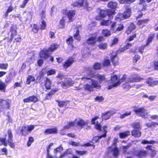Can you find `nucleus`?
<instances>
[{"label": "nucleus", "instance_id": "40", "mask_svg": "<svg viewBox=\"0 0 158 158\" xmlns=\"http://www.w3.org/2000/svg\"><path fill=\"white\" fill-rule=\"evenodd\" d=\"M149 21V19L148 18L139 19L138 20L136 24L138 26H140L143 24L147 23Z\"/></svg>", "mask_w": 158, "mask_h": 158}, {"label": "nucleus", "instance_id": "13", "mask_svg": "<svg viewBox=\"0 0 158 158\" xmlns=\"http://www.w3.org/2000/svg\"><path fill=\"white\" fill-rule=\"evenodd\" d=\"M97 42L96 35H92L89 37L86 41V43L88 45L91 46H94Z\"/></svg>", "mask_w": 158, "mask_h": 158}, {"label": "nucleus", "instance_id": "45", "mask_svg": "<svg viewBox=\"0 0 158 158\" xmlns=\"http://www.w3.org/2000/svg\"><path fill=\"white\" fill-rule=\"evenodd\" d=\"M107 44L106 43H100L98 46L100 49L104 50L107 48Z\"/></svg>", "mask_w": 158, "mask_h": 158}, {"label": "nucleus", "instance_id": "42", "mask_svg": "<svg viewBox=\"0 0 158 158\" xmlns=\"http://www.w3.org/2000/svg\"><path fill=\"white\" fill-rule=\"evenodd\" d=\"M102 33L104 37H109L111 35L110 31L108 29H103L102 30Z\"/></svg>", "mask_w": 158, "mask_h": 158}, {"label": "nucleus", "instance_id": "22", "mask_svg": "<svg viewBox=\"0 0 158 158\" xmlns=\"http://www.w3.org/2000/svg\"><path fill=\"white\" fill-rule=\"evenodd\" d=\"M141 80L140 78L134 76L133 75H130L128 78V81L129 82H134L140 81Z\"/></svg>", "mask_w": 158, "mask_h": 158}, {"label": "nucleus", "instance_id": "43", "mask_svg": "<svg viewBox=\"0 0 158 158\" xmlns=\"http://www.w3.org/2000/svg\"><path fill=\"white\" fill-rule=\"evenodd\" d=\"M35 78L34 76L31 75H29L27 77L26 83L27 85H30L31 82L35 81Z\"/></svg>", "mask_w": 158, "mask_h": 158}, {"label": "nucleus", "instance_id": "55", "mask_svg": "<svg viewBox=\"0 0 158 158\" xmlns=\"http://www.w3.org/2000/svg\"><path fill=\"white\" fill-rule=\"evenodd\" d=\"M46 23L45 21L44 20H42L41 21V23L40 24V29L41 30H43L46 29Z\"/></svg>", "mask_w": 158, "mask_h": 158}, {"label": "nucleus", "instance_id": "48", "mask_svg": "<svg viewBox=\"0 0 158 158\" xmlns=\"http://www.w3.org/2000/svg\"><path fill=\"white\" fill-rule=\"evenodd\" d=\"M146 125L148 128H151L152 127H155L156 126L158 125V123H156V122H149L145 124Z\"/></svg>", "mask_w": 158, "mask_h": 158}, {"label": "nucleus", "instance_id": "62", "mask_svg": "<svg viewBox=\"0 0 158 158\" xmlns=\"http://www.w3.org/2000/svg\"><path fill=\"white\" fill-rule=\"evenodd\" d=\"M123 88L126 91L128 90L131 87V86L127 82H125L122 85Z\"/></svg>", "mask_w": 158, "mask_h": 158}, {"label": "nucleus", "instance_id": "32", "mask_svg": "<svg viewBox=\"0 0 158 158\" xmlns=\"http://www.w3.org/2000/svg\"><path fill=\"white\" fill-rule=\"evenodd\" d=\"M56 101L58 103V105L60 107L66 106L69 102L68 101H59L58 100H56Z\"/></svg>", "mask_w": 158, "mask_h": 158}, {"label": "nucleus", "instance_id": "58", "mask_svg": "<svg viewBox=\"0 0 158 158\" xmlns=\"http://www.w3.org/2000/svg\"><path fill=\"white\" fill-rule=\"evenodd\" d=\"M132 126L134 129L140 130L141 129L140 125L139 122L134 123Z\"/></svg>", "mask_w": 158, "mask_h": 158}, {"label": "nucleus", "instance_id": "14", "mask_svg": "<svg viewBox=\"0 0 158 158\" xmlns=\"http://www.w3.org/2000/svg\"><path fill=\"white\" fill-rule=\"evenodd\" d=\"M107 154L109 155L110 153L112 152V154L115 157L118 156L119 155V151L117 147H114V148L112 149L111 146H109L107 148Z\"/></svg>", "mask_w": 158, "mask_h": 158}, {"label": "nucleus", "instance_id": "30", "mask_svg": "<svg viewBox=\"0 0 158 158\" xmlns=\"http://www.w3.org/2000/svg\"><path fill=\"white\" fill-rule=\"evenodd\" d=\"M30 27L32 28L31 29V32L34 34H35L38 33L39 28L38 25L35 23L31 24Z\"/></svg>", "mask_w": 158, "mask_h": 158}, {"label": "nucleus", "instance_id": "28", "mask_svg": "<svg viewBox=\"0 0 158 158\" xmlns=\"http://www.w3.org/2000/svg\"><path fill=\"white\" fill-rule=\"evenodd\" d=\"M91 85L93 87V88H101V86L98 81L94 79H91Z\"/></svg>", "mask_w": 158, "mask_h": 158}, {"label": "nucleus", "instance_id": "47", "mask_svg": "<svg viewBox=\"0 0 158 158\" xmlns=\"http://www.w3.org/2000/svg\"><path fill=\"white\" fill-rule=\"evenodd\" d=\"M112 22L107 19L106 20H103L102 22H101L100 24L102 26H109L110 24L112 23Z\"/></svg>", "mask_w": 158, "mask_h": 158}, {"label": "nucleus", "instance_id": "54", "mask_svg": "<svg viewBox=\"0 0 158 158\" xmlns=\"http://www.w3.org/2000/svg\"><path fill=\"white\" fill-rule=\"evenodd\" d=\"M116 19L119 21L123 20L125 19L123 14L118 13L116 17Z\"/></svg>", "mask_w": 158, "mask_h": 158}, {"label": "nucleus", "instance_id": "23", "mask_svg": "<svg viewBox=\"0 0 158 158\" xmlns=\"http://www.w3.org/2000/svg\"><path fill=\"white\" fill-rule=\"evenodd\" d=\"M155 34L152 33L148 35L146 41V45L148 46L154 38Z\"/></svg>", "mask_w": 158, "mask_h": 158}, {"label": "nucleus", "instance_id": "59", "mask_svg": "<svg viewBox=\"0 0 158 158\" xmlns=\"http://www.w3.org/2000/svg\"><path fill=\"white\" fill-rule=\"evenodd\" d=\"M59 25L61 26L59 28L63 29L64 28L65 24L64 17H62V19L60 20L59 22Z\"/></svg>", "mask_w": 158, "mask_h": 158}, {"label": "nucleus", "instance_id": "5", "mask_svg": "<svg viewBox=\"0 0 158 158\" xmlns=\"http://www.w3.org/2000/svg\"><path fill=\"white\" fill-rule=\"evenodd\" d=\"M11 103L10 99L0 98V113L2 110L10 109Z\"/></svg>", "mask_w": 158, "mask_h": 158}, {"label": "nucleus", "instance_id": "38", "mask_svg": "<svg viewBox=\"0 0 158 158\" xmlns=\"http://www.w3.org/2000/svg\"><path fill=\"white\" fill-rule=\"evenodd\" d=\"M12 73L11 72H10L8 75L7 76L5 80V83L6 84L10 83L12 80Z\"/></svg>", "mask_w": 158, "mask_h": 158}, {"label": "nucleus", "instance_id": "19", "mask_svg": "<svg viewBox=\"0 0 158 158\" xmlns=\"http://www.w3.org/2000/svg\"><path fill=\"white\" fill-rule=\"evenodd\" d=\"M52 84V81L48 77H45L44 81V86L45 89L47 90L51 89Z\"/></svg>", "mask_w": 158, "mask_h": 158}, {"label": "nucleus", "instance_id": "39", "mask_svg": "<svg viewBox=\"0 0 158 158\" xmlns=\"http://www.w3.org/2000/svg\"><path fill=\"white\" fill-rule=\"evenodd\" d=\"M46 73L45 69H42L39 72V74L38 76L37 77V79L40 82L42 77H43Z\"/></svg>", "mask_w": 158, "mask_h": 158}, {"label": "nucleus", "instance_id": "7", "mask_svg": "<svg viewBox=\"0 0 158 158\" xmlns=\"http://www.w3.org/2000/svg\"><path fill=\"white\" fill-rule=\"evenodd\" d=\"M120 75H118L117 74L112 75L110 76V81L112 83H118V86L120 84L124 82L126 79V75L124 74L123 75L122 77L120 78Z\"/></svg>", "mask_w": 158, "mask_h": 158}, {"label": "nucleus", "instance_id": "36", "mask_svg": "<svg viewBox=\"0 0 158 158\" xmlns=\"http://www.w3.org/2000/svg\"><path fill=\"white\" fill-rule=\"evenodd\" d=\"M6 83L0 80V90L2 92H6Z\"/></svg>", "mask_w": 158, "mask_h": 158}, {"label": "nucleus", "instance_id": "11", "mask_svg": "<svg viewBox=\"0 0 158 158\" xmlns=\"http://www.w3.org/2000/svg\"><path fill=\"white\" fill-rule=\"evenodd\" d=\"M38 101L39 99L38 96L37 95H34L30 96L23 99V102L24 103L33 102L35 103L37 102Z\"/></svg>", "mask_w": 158, "mask_h": 158}, {"label": "nucleus", "instance_id": "50", "mask_svg": "<svg viewBox=\"0 0 158 158\" xmlns=\"http://www.w3.org/2000/svg\"><path fill=\"white\" fill-rule=\"evenodd\" d=\"M73 37L74 39L78 41H80L81 40V37L79 35V31L78 29L76 31L75 34L73 35Z\"/></svg>", "mask_w": 158, "mask_h": 158}, {"label": "nucleus", "instance_id": "2", "mask_svg": "<svg viewBox=\"0 0 158 158\" xmlns=\"http://www.w3.org/2000/svg\"><path fill=\"white\" fill-rule=\"evenodd\" d=\"M115 10H100L99 15L96 17V20H100L104 19L106 16L109 17V19H112L113 17V15L116 14Z\"/></svg>", "mask_w": 158, "mask_h": 158}, {"label": "nucleus", "instance_id": "61", "mask_svg": "<svg viewBox=\"0 0 158 158\" xmlns=\"http://www.w3.org/2000/svg\"><path fill=\"white\" fill-rule=\"evenodd\" d=\"M63 150V148L62 145L60 144L58 147L54 149V152L56 154L57 152H60Z\"/></svg>", "mask_w": 158, "mask_h": 158}, {"label": "nucleus", "instance_id": "35", "mask_svg": "<svg viewBox=\"0 0 158 158\" xmlns=\"http://www.w3.org/2000/svg\"><path fill=\"white\" fill-rule=\"evenodd\" d=\"M75 15V12L74 10H69V11L67 14V16L70 22H73V18L74 16Z\"/></svg>", "mask_w": 158, "mask_h": 158}, {"label": "nucleus", "instance_id": "37", "mask_svg": "<svg viewBox=\"0 0 158 158\" xmlns=\"http://www.w3.org/2000/svg\"><path fill=\"white\" fill-rule=\"evenodd\" d=\"M75 122L73 121L70 122L67 125L64 126L63 127V129L64 130L69 129L71 127L74 126Z\"/></svg>", "mask_w": 158, "mask_h": 158}, {"label": "nucleus", "instance_id": "46", "mask_svg": "<svg viewBox=\"0 0 158 158\" xmlns=\"http://www.w3.org/2000/svg\"><path fill=\"white\" fill-rule=\"evenodd\" d=\"M6 135L4 138H0V146L3 145L6 146H7V143L6 140Z\"/></svg>", "mask_w": 158, "mask_h": 158}, {"label": "nucleus", "instance_id": "17", "mask_svg": "<svg viewBox=\"0 0 158 158\" xmlns=\"http://www.w3.org/2000/svg\"><path fill=\"white\" fill-rule=\"evenodd\" d=\"M44 134L46 135L50 134H56L58 133V129L56 127H54L52 128H48L44 131Z\"/></svg>", "mask_w": 158, "mask_h": 158}, {"label": "nucleus", "instance_id": "12", "mask_svg": "<svg viewBox=\"0 0 158 158\" xmlns=\"http://www.w3.org/2000/svg\"><path fill=\"white\" fill-rule=\"evenodd\" d=\"M115 112L109 110L102 114V120H106L110 118L114 113Z\"/></svg>", "mask_w": 158, "mask_h": 158}, {"label": "nucleus", "instance_id": "9", "mask_svg": "<svg viewBox=\"0 0 158 158\" xmlns=\"http://www.w3.org/2000/svg\"><path fill=\"white\" fill-rule=\"evenodd\" d=\"M74 62V57L70 56L66 59L63 63L62 65L64 69H67L71 67Z\"/></svg>", "mask_w": 158, "mask_h": 158}, {"label": "nucleus", "instance_id": "29", "mask_svg": "<svg viewBox=\"0 0 158 158\" xmlns=\"http://www.w3.org/2000/svg\"><path fill=\"white\" fill-rule=\"evenodd\" d=\"M132 46V44L130 43H128L124 46L121 49H119L118 50V51H119L120 52H122L124 51L129 48Z\"/></svg>", "mask_w": 158, "mask_h": 158}, {"label": "nucleus", "instance_id": "56", "mask_svg": "<svg viewBox=\"0 0 158 158\" xmlns=\"http://www.w3.org/2000/svg\"><path fill=\"white\" fill-rule=\"evenodd\" d=\"M102 64L104 66H108L110 65V60L109 59H105L104 60Z\"/></svg>", "mask_w": 158, "mask_h": 158}, {"label": "nucleus", "instance_id": "3", "mask_svg": "<svg viewBox=\"0 0 158 158\" xmlns=\"http://www.w3.org/2000/svg\"><path fill=\"white\" fill-rule=\"evenodd\" d=\"M35 127V126L33 125H23L19 129L20 134L22 136H26L31 133Z\"/></svg>", "mask_w": 158, "mask_h": 158}, {"label": "nucleus", "instance_id": "1", "mask_svg": "<svg viewBox=\"0 0 158 158\" xmlns=\"http://www.w3.org/2000/svg\"><path fill=\"white\" fill-rule=\"evenodd\" d=\"M99 118V116H95L92 119L91 122L92 124L94 125V128L99 132L102 131V128L103 134L99 136H94L92 139L90 141V143H94L93 141H94L95 143H97L99 139L102 138H105L106 137V134L107 132V126L106 125H105L102 127L100 123H99L97 121H96V120Z\"/></svg>", "mask_w": 158, "mask_h": 158}, {"label": "nucleus", "instance_id": "26", "mask_svg": "<svg viewBox=\"0 0 158 158\" xmlns=\"http://www.w3.org/2000/svg\"><path fill=\"white\" fill-rule=\"evenodd\" d=\"M60 45L56 43H52L50 44L48 50L49 52H52L56 50L59 47Z\"/></svg>", "mask_w": 158, "mask_h": 158}, {"label": "nucleus", "instance_id": "16", "mask_svg": "<svg viewBox=\"0 0 158 158\" xmlns=\"http://www.w3.org/2000/svg\"><path fill=\"white\" fill-rule=\"evenodd\" d=\"M48 50L47 49H43L41 50L39 53L40 57L44 60L48 59L50 56V55L48 53Z\"/></svg>", "mask_w": 158, "mask_h": 158}, {"label": "nucleus", "instance_id": "63", "mask_svg": "<svg viewBox=\"0 0 158 158\" xmlns=\"http://www.w3.org/2000/svg\"><path fill=\"white\" fill-rule=\"evenodd\" d=\"M8 67V64L7 63H0V69L2 70H6Z\"/></svg>", "mask_w": 158, "mask_h": 158}, {"label": "nucleus", "instance_id": "51", "mask_svg": "<svg viewBox=\"0 0 158 158\" xmlns=\"http://www.w3.org/2000/svg\"><path fill=\"white\" fill-rule=\"evenodd\" d=\"M84 88L85 90L88 91H91L93 90V87L92 85L89 84H86L84 85Z\"/></svg>", "mask_w": 158, "mask_h": 158}, {"label": "nucleus", "instance_id": "41", "mask_svg": "<svg viewBox=\"0 0 158 158\" xmlns=\"http://www.w3.org/2000/svg\"><path fill=\"white\" fill-rule=\"evenodd\" d=\"M72 154V152L71 151H69V149H67L65 152L63 153H61L57 158H63L66 156L68 155Z\"/></svg>", "mask_w": 158, "mask_h": 158}, {"label": "nucleus", "instance_id": "24", "mask_svg": "<svg viewBox=\"0 0 158 158\" xmlns=\"http://www.w3.org/2000/svg\"><path fill=\"white\" fill-rule=\"evenodd\" d=\"M136 28V26L133 23H131L128 27L126 31V33L128 35L130 34L131 32Z\"/></svg>", "mask_w": 158, "mask_h": 158}, {"label": "nucleus", "instance_id": "52", "mask_svg": "<svg viewBox=\"0 0 158 158\" xmlns=\"http://www.w3.org/2000/svg\"><path fill=\"white\" fill-rule=\"evenodd\" d=\"M140 58V56L138 54H135L133 57L132 62L134 64H136L137 61L139 60Z\"/></svg>", "mask_w": 158, "mask_h": 158}, {"label": "nucleus", "instance_id": "15", "mask_svg": "<svg viewBox=\"0 0 158 158\" xmlns=\"http://www.w3.org/2000/svg\"><path fill=\"white\" fill-rule=\"evenodd\" d=\"M135 155L138 158H142L147 156L148 155V153L145 150H138L135 151Z\"/></svg>", "mask_w": 158, "mask_h": 158}, {"label": "nucleus", "instance_id": "27", "mask_svg": "<svg viewBox=\"0 0 158 158\" xmlns=\"http://www.w3.org/2000/svg\"><path fill=\"white\" fill-rule=\"evenodd\" d=\"M130 135V131L128 130L120 132L119 133V137L122 139L125 138L126 137L129 136Z\"/></svg>", "mask_w": 158, "mask_h": 158}, {"label": "nucleus", "instance_id": "6", "mask_svg": "<svg viewBox=\"0 0 158 158\" xmlns=\"http://www.w3.org/2000/svg\"><path fill=\"white\" fill-rule=\"evenodd\" d=\"M134 108L133 111L137 116L144 118L148 114L147 110L143 107L137 108V106H135L133 107Z\"/></svg>", "mask_w": 158, "mask_h": 158}, {"label": "nucleus", "instance_id": "10", "mask_svg": "<svg viewBox=\"0 0 158 158\" xmlns=\"http://www.w3.org/2000/svg\"><path fill=\"white\" fill-rule=\"evenodd\" d=\"M88 73H87V76L83 77L81 78V80L84 82H86L87 81L90 80L92 78H95L96 74L95 73L93 72L91 69H88Z\"/></svg>", "mask_w": 158, "mask_h": 158}, {"label": "nucleus", "instance_id": "60", "mask_svg": "<svg viewBox=\"0 0 158 158\" xmlns=\"http://www.w3.org/2000/svg\"><path fill=\"white\" fill-rule=\"evenodd\" d=\"M8 139L11 140L13 139V135L11 129H9L7 131Z\"/></svg>", "mask_w": 158, "mask_h": 158}, {"label": "nucleus", "instance_id": "18", "mask_svg": "<svg viewBox=\"0 0 158 158\" xmlns=\"http://www.w3.org/2000/svg\"><path fill=\"white\" fill-rule=\"evenodd\" d=\"M74 82L71 78L66 79L65 82H62V86L63 87H69L72 86Z\"/></svg>", "mask_w": 158, "mask_h": 158}, {"label": "nucleus", "instance_id": "64", "mask_svg": "<svg viewBox=\"0 0 158 158\" xmlns=\"http://www.w3.org/2000/svg\"><path fill=\"white\" fill-rule=\"evenodd\" d=\"M131 10H125L123 14L125 19L129 18L131 16Z\"/></svg>", "mask_w": 158, "mask_h": 158}, {"label": "nucleus", "instance_id": "33", "mask_svg": "<svg viewBox=\"0 0 158 158\" xmlns=\"http://www.w3.org/2000/svg\"><path fill=\"white\" fill-rule=\"evenodd\" d=\"M131 133L132 136L135 137H139L141 135V133L139 130L134 129L131 131Z\"/></svg>", "mask_w": 158, "mask_h": 158}, {"label": "nucleus", "instance_id": "25", "mask_svg": "<svg viewBox=\"0 0 158 158\" xmlns=\"http://www.w3.org/2000/svg\"><path fill=\"white\" fill-rule=\"evenodd\" d=\"M146 82L149 86L151 87L158 85V81H152V79L151 77L148 78Z\"/></svg>", "mask_w": 158, "mask_h": 158}, {"label": "nucleus", "instance_id": "44", "mask_svg": "<svg viewBox=\"0 0 158 158\" xmlns=\"http://www.w3.org/2000/svg\"><path fill=\"white\" fill-rule=\"evenodd\" d=\"M96 77L95 78H96L99 80V82L100 83H101L103 81L106 80L105 76L104 75H101L98 74L97 75H96Z\"/></svg>", "mask_w": 158, "mask_h": 158}, {"label": "nucleus", "instance_id": "57", "mask_svg": "<svg viewBox=\"0 0 158 158\" xmlns=\"http://www.w3.org/2000/svg\"><path fill=\"white\" fill-rule=\"evenodd\" d=\"M73 37L72 36H70L66 40V42L68 45L73 46Z\"/></svg>", "mask_w": 158, "mask_h": 158}, {"label": "nucleus", "instance_id": "4", "mask_svg": "<svg viewBox=\"0 0 158 158\" xmlns=\"http://www.w3.org/2000/svg\"><path fill=\"white\" fill-rule=\"evenodd\" d=\"M120 53L118 50L116 51H112L110 53V59L112 64L114 66L118 65L119 64L120 58L117 54Z\"/></svg>", "mask_w": 158, "mask_h": 158}, {"label": "nucleus", "instance_id": "21", "mask_svg": "<svg viewBox=\"0 0 158 158\" xmlns=\"http://www.w3.org/2000/svg\"><path fill=\"white\" fill-rule=\"evenodd\" d=\"M88 123L85 121L83 119L80 118L76 122V126L79 127L80 129H82L85 125H87Z\"/></svg>", "mask_w": 158, "mask_h": 158}, {"label": "nucleus", "instance_id": "53", "mask_svg": "<svg viewBox=\"0 0 158 158\" xmlns=\"http://www.w3.org/2000/svg\"><path fill=\"white\" fill-rule=\"evenodd\" d=\"M76 153L78 156H82L86 154L87 153V150L80 151L75 150Z\"/></svg>", "mask_w": 158, "mask_h": 158}, {"label": "nucleus", "instance_id": "31", "mask_svg": "<svg viewBox=\"0 0 158 158\" xmlns=\"http://www.w3.org/2000/svg\"><path fill=\"white\" fill-rule=\"evenodd\" d=\"M58 89H51V91L46 95V99H48L51 98L52 96L58 90Z\"/></svg>", "mask_w": 158, "mask_h": 158}, {"label": "nucleus", "instance_id": "34", "mask_svg": "<svg viewBox=\"0 0 158 158\" xmlns=\"http://www.w3.org/2000/svg\"><path fill=\"white\" fill-rule=\"evenodd\" d=\"M107 6L109 8L114 10L117 8L118 4L115 2H108Z\"/></svg>", "mask_w": 158, "mask_h": 158}, {"label": "nucleus", "instance_id": "8", "mask_svg": "<svg viewBox=\"0 0 158 158\" xmlns=\"http://www.w3.org/2000/svg\"><path fill=\"white\" fill-rule=\"evenodd\" d=\"M88 3L86 0H76L71 4V6L73 7H77L80 8L84 7L85 8H87L88 7Z\"/></svg>", "mask_w": 158, "mask_h": 158}, {"label": "nucleus", "instance_id": "49", "mask_svg": "<svg viewBox=\"0 0 158 158\" xmlns=\"http://www.w3.org/2000/svg\"><path fill=\"white\" fill-rule=\"evenodd\" d=\"M93 67L94 69L98 70L101 69L102 65L101 63L96 62L93 65Z\"/></svg>", "mask_w": 158, "mask_h": 158}, {"label": "nucleus", "instance_id": "20", "mask_svg": "<svg viewBox=\"0 0 158 158\" xmlns=\"http://www.w3.org/2000/svg\"><path fill=\"white\" fill-rule=\"evenodd\" d=\"M17 28L16 25H13L10 28V31L11 32L10 40H12L14 37L17 35Z\"/></svg>", "mask_w": 158, "mask_h": 158}]
</instances>
